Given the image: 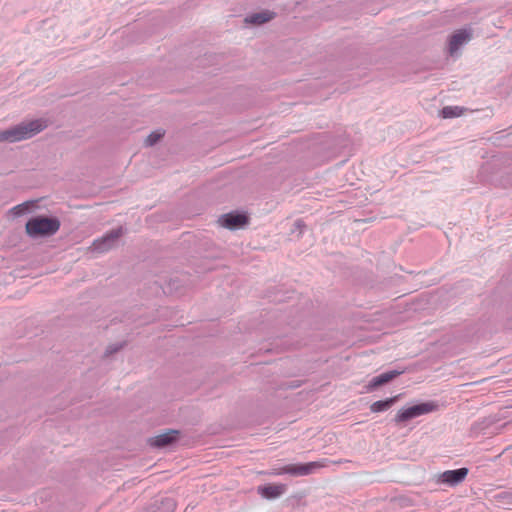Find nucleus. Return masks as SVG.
Wrapping results in <instances>:
<instances>
[{"mask_svg":"<svg viewBox=\"0 0 512 512\" xmlns=\"http://www.w3.org/2000/svg\"><path fill=\"white\" fill-rule=\"evenodd\" d=\"M248 221V218L244 214H238V213H228L223 216H221L218 220L219 224L222 227L228 228V229H236L244 226Z\"/></svg>","mask_w":512,"mask_h":512,"instance_id":"nucleus-8","label":"nucleus"},{"mask_svg":"<svg viewBox=\"0 0 512 512\" xmlns=\"http://www.w3.org/2000/svg\"><path fill=\"white\" fill-rule=\"evenodd\" d=\"M465 109L459 106H446L442 109L441 115L443 118H453L463 115Z\"/></svg>","mask_w":512,"mask_h":512,"instance_id":"nucleus-14","label":"nucleus"},{"mask_svg":"<svg viewBox=\"0 0 512 512\" xmlns=\"http://www.w3.org/2000/svg\"><path fill=\"white\" fill-rule=\"evenodd\" d=\"M59 221L48 217H34L26 223V232L31 237L49 236L58 231Z\"/></svg>","mask_w":512,"mask_h":512,"instance_id":"nucleus-2","label":"nucleus"},{"mask_svg":"<svg viewBox=\"0 0 512 512\" xmlns=\"http://www.w3.org/2000/svg\"><path fill=\"white\" fill-rule=\"evenodd\" d=\"M46 127L47 123L42 119L33 120L28 123H22L11 129L0 132V142H17L28 139L41 132Z\"/></svg>","mask_w":512,"mask_h":512,"instance_id":"nucleus-1","label":"nucleus"},{"mask_svg":"<svg viewBox=\"0 0 512 512\" xmlns=\"http://www.w3.org/2000/svg\"><path fill=\"white\" fill-rule=\"evenodd\" d=\"M28 209H29L28 204H21V205L15 206L11 210V213H13L15 216H19V215L26 213L28 211Z\"/></svg>","mask_w":512,"mask_h":512,"instance_id":"nucleus-16","label":"nucleus"},{"mask_svg":"<svg viewBox=\"0 0 512 512\" xmlns=\"http://www.w3.org/2000/svg\"><path fill=\"white\" fill-rule=\"evenodd\" d=\"M286 491L285 484H267L258 487V493L267 499H274L281 496Z\"/></svg>","mask_w":512,"mask_h":512,"instance_id":"nucleus-9","label":"nucleus"},{"mask_svg":"<svg viewBox=\"0 0 512 512\" xmlns=\"http://www.w3.org/2000/svg\"><path fill=\"white\" fill-rule=\"evenodd\" d=\"M468 475L467 468H460L456 470H447L436 476V482L439 484H446L449 486H455L463 482Z\"/></svg>","mask_w":512,"mask_h":512,"instance_id":"nucleus-6","label":"nucleus"},{"mask_svg":"<svg viewBox=\"0 0 512 512\" xmlns=\"http://www.w3.org/2000/svg\"><path fill=\"white\" fill-rule=\"evenodd\" d=\"M273 17L274 14L272 12L265 11L251 15L248 19H246V21L253 24H263L271 20Z\"/></svg>","mask_w":512,"mask_h":512,"instance_id":"nucleus-13","label":"nucleus"},{"mask_svg":"<svg viewBox=\"0 0 512 512\" xmlns=\"http://www.w3.org/2000/svg\"><path fill=\"white\" fill-rule=\"evenodd\" d=\"M399 398V395L388 398L386 400L376 401L371 404L370 410L374 413L388 410Z\"/></svg>","mask_w":512,"mask_h":512,"instance_id":"nucleus-12","label":"nucleus"},{"mask_svg":"<svg viewBox=\"0 0 512 512\" xmlns=\"http://www.w3.org/2000/svg\"><path fill=\"white\" fill-rule=\"evenodd\" d=\"M472 33L469 30L461 29L454 32L449 39V53L454 55L458 49L468 41H470Z\"/></svg>","mask_w":512,"mask_h":512,"instance_id":"nucleus-7","label":"nucleus"},{"mask_svg":"<svg viewBox=\"0 0 512 512\" xmlns=\"http://www.w3.org/2000/svg\"><path fill=\"white\" fill-rule=\"evenodd\" d=\"M178 434L179 433L177 430H168L153 438H150L149 443L151 446L164 447L175 441L178 437Z\"/></svg>","mask_w":512,"mask_h":512,"instance_id":"nucleus-10","label":"nucleus"},{"mask_svg":"<svg viewBox=\"0 0 512 512\" xmlns=\"http://www.w3.org/2000/svg\"><path fill=\"white\" fill-rule=\"evenodd\" d=\"M266 474L270 476H280L283 474H287L286 465L280 468H274L271 471L267 472Z\"/></svg>","mask_w":512,"mask_h":512,"instance_id":"nucleus-17","label":"nucleus"},{"mask_svg":"<svg viewBox=\"0 0 512 512\" xmlns=\"http://www.w3.org/2000/svg\"><path fill=\"white\" fill-rule=\"evenodd\" d=\"M122 234V228H117L107 233L101 239L95 240L90 249L98 253L106 252L115 245L116 241Z\"/></svg>","mask_w":512,"mask_h":512,"instance_id":"nucleus-5","label":"nucleus"},{"mask_svg":"<svg viewBox=\"0 0 512 512\" xmlns=\"http://www.w3.org/2000/svg\"><path fill=\"white\" fill-rule=\"evenodd\" d=\"M329 460L322 459L304 464H289L286 465L287 474L293 476H305L314 473L316 470L328 466Z\"/></svg>","mask_w":512,"mask_h":512,"instance_id":"nucleus-4","label":"nucleus"},{"mask_svg":"<svg viewBox=\"0 0 512 512\" xmlns=\"http://www.w3.org/2000/svg\"><path fill=\"white\" fill-rule=\"evenodd\" d=\"M165 132L163 130H156L152 132L146 139H145V145L146 146H152L155 143H157L163 136Z\"/></svg>","mask_w":512,"mask_h":512,"instance_id":"nucleus-15","label":"nucleus"},{"mask_svg":"<svg viewBox=\"0 0 512 512\" xmlns=\"http://www.w3.org/2000/svg\"><path fill=\"white\" fill-rule=\"evenodd\" d=\"M401 373H402V371H396V370L382 373L381 375L374 377L369 382V384L367 386V390L372 391V390L376 389L377 387L390 382L391 380H393L394 378L399 376Z\"/></svg>","mask_w":512,"mask_h":512,"instance_id":"nucleus-11","label":"nucleus"},{"mask_svg":"<svg viewBox=\"0 0 512 512\" xmlns=\"http://www.w3.org/2000/svg\"><path fill=\"white\" fill-rule=\"evenodd\" d=\"M438 406L435 402L429 401L420 403L408 408H404L398 411L395 416V422L401 423L411 420L413 418L425 415L437 410Z\"/></svg>","mask_w":512,"mask_h":512,"instance_id":"nucleus-3","label":"nucleus"}]
</instances>
